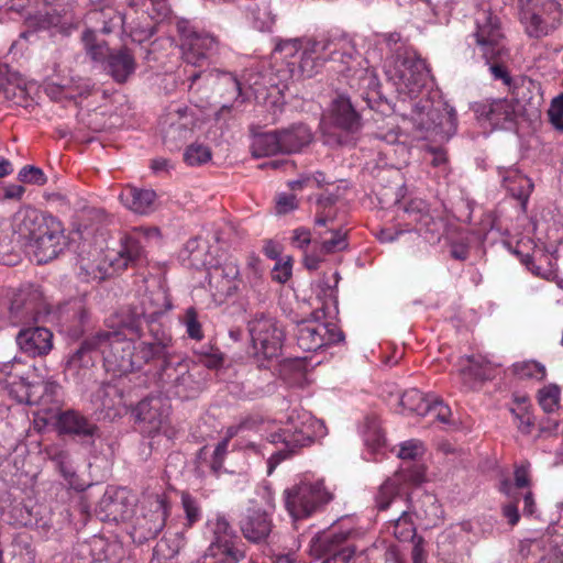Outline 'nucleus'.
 Wrapping results in <instances>:
<instances>
[{"label": "nucleus", "mask_w": 563, "mask_h": 563, "mask_svg": "<svg viewBox=\"0 0 563 563\" xmlns=\"http://www.w3.org/2000/svg\"><path fill=\"white\" fill-rule=\"evenodd\" d=\"M530 463L525 462L515 468V485L512 492L520 488H527L530 485Z\"/></svg>", "instance_id": "nucleus-64"}, {"label": "nucleus", "mask_w": 563, "mask_h": 563, "mask_svg": "<svg viewBox=\"0 0 563 563\" xmlns=\"http://www.w3.org/2000/svg\"><path fill=\"white\" fill-rule=\"evenodd\" d=\"M139 308L142 312H144V318L146 320V327L150 334L148 341H153L152 331L161 330L163 332H168L162 325V323L158 322V318L172 308L168 296L164 290L157 289L144 294L140 300Z\"/></svg>", "instance_id": "nucleus-18"}, {"label": "nucleus", "mask_w": 563, "mask_h": 563, "mask_svg": "<svg viewBox=\"0 0 563 563\" xmlns=\"http://www.w3.org/2000/svg\"><path fill=\"white\" fill-rule=\"evenodd\" d=\"M423 453V445L418 440H409L400 445L398 456L402 460H413Z\"/></svg>", "instance_id": "nucleus-62"}, {"label": "nucleus", "mask_w": 563, "mask_h": 563, "mask_svg": "<svg viewBox=\"0 0 563 563\" xmlns=\"http://www.w3.org/2000/svg\"><path fill=\"white\" fill-rule=\"evenodd\" d=\"M327 55L332 62H338L341 66L338 71L346 77L363 79L367 69L361 67L362 57L357 54L354 45L346 36H328L321 40H307L305 47L297 60H288L292 66L290 73L292 77L310 78L317 73L321 56Z\"/></svg>", "instance_id": "nucleus-4"}, {"label": "nucleus", "mask_w": 563, "mask_h": 563, "mask_svg": "<svg viewBox=\"0 0 563 563\" xmlns=\"http://www.w3.org/2000/svg\"><path fill=\"white\" fill-rule=\"evenodd\" d=\"M305 47V42L299 38H290L282 41L277 44L276 51L282 53L285 58H290L291 60H297L298 56L302 52Z\"/></svg>", "instance_id": "nucleus-60"}, {"label": "nucleus", "mask_w": 563, "mask_h": 563, "mask_svg": "<svg viewBox=\"0 0 563 563\" xmlns=\"http://www.w3.org/2000/svg\"><path fill=\"white\" fill-rule=\"evenodd\" d=\"M62 313L68 322L67 332L73 338H79L89 320V308L85 298H75L66 303Z\"/></svg>", "instance_id": "nucleus-35"}, {"label": "nucleus", "mask_w": 563, "mask_h": 563, "mask_svg": "<svg viewBox=\"0 0 563 563\" xmlns=\"http://www.w3.org/2000/svg\"><path fill=\"white\" fill-rule=\"evenodd\" d=\"M49 459L55 463L62 476L68 482L69 486L76 490H84L85 484L79 483L76 472L71 465L70 454L60 449L54 450Z\"/></svg>", "instance_id": "nucleus-45"}, {"label": "nucleus", "mask_w": 563, "mask_h": 563, "mask_svg": "<svg viewBox=\"0 0 563 563\" xmlns=\"http://www.w3.org/2000/svg\"><path fill=\"white\" fill-rule=\"evenodd\" d=\"M328 333V325L317 320H302L297 323L295 338L298 346L306 352H314L324 346L322 335Z\"/></svg>", "instance_id": "nucleus-28"}, {"label": "nucleus", "mask_w": 563, "mask_h": 563, "mask_svg": "<svg viewBox=\"0 0 563 563\" xmlns=\"http://www.w3.org/2000/svg\"><path fill=\"white\" fill-rule=\"evenodd\" d=\"M282 154L300 152L312 141V132L303 123H295L279 130Z\"/></svg>", "instance_id": "nucleus-34"}, {"label": "nucleus", "mask_w": 563, "mask_h": 563, "mask_svg": "<svg viewBox=\"0 0 563 563\" xmlns=\"http://www.w3.org/2000/svg\"><path fill=\"white\" fill-rule=\"evenodd\" d=\"M217 85L228 100H236L241 96V84L231 73H217Z\"/></svg>", "instance_id": "nucleus-52"}, {"label": "nucleus", "mask_w": 563, "mask_h": 563, "mask_svg": "<svg viewBox=\"0 0 563 563\" xmlns=\"http://www.w3.org/2000/svg\"><path fill=\"white\" fill-rule=\"evenodd\" d=\"M339 196L336 194H322L317 199V214L314 218L316 227H328L332 224L335 220L336 212L332 209V207L338 201Z\"/></svg>", "instance_id": "nucleus-48"}, {"label": "nucleus", "mask_w": 563, "mask_h": 563, "mask_svg": "<svg viewBox=\"0 0 563 563\" xmlns=\"http://www.w3.org/2000/svg\"><path fill=\"white\" fill-rule=\"evenodd\" d=\"M181 504L186 515V526L190 528L200 520L201 508L199 503L187 493L183 494Z\"/></svg>", "instance_id": "nucleus-57"}, {"label": "nucleus", "mask_w": 563, "mask_h": 563, "mask_svg": "<svg viewBox=\"0 0 563 563\" xmlns=\"http://www.w3.org/2000/svg\"><path fill=\"white\" fill-rule=\"evenodd\" d=\"M156 194L150 189L129 187L121 194L122 202L133 212L147 214L153 210Z\"/></svg>", "instance_id": "nucleus-39"}, {"label": "nucleus", "mask_w": 563, "mask_h": 563, "mask_svg": "<svg viewBox=\"0 0 563 563\" xmlns=\"http://www.w3.org/2000/svg\"><path fill=\"white\" fill-rule=\"evenodd\" d=\"M186 111V108H179L175 113H169L164 121L166 126L163 128V141L170 151L179 148L191 132L189 122L184 120Z\"/></svg>", "instance_id": "nucleus-29"}, {"label": "nucleus", "mask_w": 563, "mask_h": 563, "mask_svg": "<svg viewBox=\"0 0 563 563\" xmlns=\"http://www.w3.org/2000/svg\"><path fill=\"white\" fill-rule=\"evenodd\" d=\"M88 22L95 32L108 35L124 27V15L111 4H104L88 13Z\"/></svg>", "instance_id": "nucleus-31"}, {"label": "nucleus", "mask_w": 563, "mask_h": 563, "mask_svg": "<svg viewBox=\"0 0 563 563\" xmlns=\"http://www.w3.org/2000/svg\"><path fill=\"white\" fill-rule=\"evenodd\" d=\"M241 273L239 266L234 262H227L221 267H214L210 274V284L214 283L216 288L221 295L232 296L239 289L241 283Z\"/></svg>", "instance_id": "nucleus-36"}, {"label": "nucleus", "mask_w": 563, "mask_h": 563, "mask_svg": "<svg viewBox=\"0 0 563 563\" xmlns=\"http://www.w3.org/2000/svg\"><path fill=\"white\" fill-rule=\"evenodd\" d=\"M18 178L22 183L33 184L37 186H43L47 181V177L44 172L35 166L26 165L18 174Z\"/></svg>", "instance_id": "nucleus-59"}, {"label": "nucleus", "mask_w": 563, "mask_h": 563, "mask_svg": "<svg viewBox=\"0 0 563 563\" xmlns=\"http://www.w3.org/2000/svg\"><path fill=\"white\" fill-rule=\"evenodd\" d=\"M314 234L313 242L320 245V251L324 254L335 253L347 247L346 232L342 229L316 230Z\"/></svg>", "instance_id": "nucleus-42"}, {"label": "nucleus", "mask_w": 563, "mask_h": 563, "mask_svg": "<svg viewBox=\"0 0 563 563\" xmlns=\"http://www.w3.org/2000/svg\"><path fill=\"white\" fill-rule=\"evenodd\" d=\"M186 545L184 532H176L162 538L153 549L152 559L148 563H173L181 549Z\"/></svg>", "instance_id": "nucleus-38"}, {"label": "nucleus", "mask_w": 563, "mask_h": 563, "mask_svg": "<svg viewBox=\"0 0 563 563\" xmlns=\"http://www.w3.org/2000/svg\"><path fill=\"white\" fill-rule=\"evenodd\" d=\"M548 117L554 129L563 132V93L552 100Z\"/></svg>", "instance_id": "nucleus-61"}, {"label": "nucleus", "mask_w": 563, "mask_h": 563, "mask_svg": "<svg viewBox=\"0 0 563 563\" xmlns=\"http://www.w3.org/2000/svg\"><path fill=\"white\" fill-rule=\"evenodd\" d=\"M522 264L534 275L547 280H551L555 274L551 268H542L538 265L534 258L527 254L521 258Z\"/></svg>", "instance_id": "nucleus-63"}, {"label": "nucleus", "mask_w": 563, "mask_h": 563, "mask_svg": "<svg viewBox=\"0 0 563 563\" xmlns=\"http://www.w3.org/2000/svg\"><path fill=\"white\" fill-rule=\"evenodd\" d=\"M511 484L505 481L501 484V490L506 493L511 500L503 507V515L507 518L508 523L515 526L519 521V497L512 492Z\"/></svg>", "instance_id": "nucleus-53"}, {"label": "nucleus", "mask_w": 563, "mask_h": 563, "mask_svg": "<svg viewBox=\"0 0 563 563\" xmlns=\"http://www.w3.org/2000/svg\"><path fill=\"white\" fill-rule=\"evenodd\" d=\"M251 152L255 157L282 154L279 130L254 133Z\"/></svg>", "instance_id": "nucleus-41"}, {"label": "nucleus", "mask_w": 563, "mask_h": 563, "mask_svg": "<svg viewBox=\"0 0 563 563\" xmlns=\"http://www.w3.org/2000/svg\"><path fill=\"white\" fill-rule=\"evenodd\" d=\"M183 323L186 327V332L190 339L199 341L203 338L201 324L198 321L195 308L190 307L186 310Z\"/></svg>", "instance_id": "nucleus-58"}, {"label": "nucleus", "mask_w": 563, "mask_h": 563, "mask_svg": "<svg viewBox=\"0 0 563 563\" xmlns=\"http://www.w3.org/2000/svg\"><path fill=\"white\" fill-rule=\"evenodd\" d=\"M330 118L332 125L345 134V139L339 141L342 144L351 143L362 128L360 114L345 96H338L332 101Z\"/></svg>", "instance_id": "nucleus-14"}, {"label": "nucleus", "mask_w": 563, "mask_h": 563, "mask_svg": "<svg viewBox=\"0 0 563 563\" xmlns=\"http://www.w3.org/2000/svg\"><path fill=\"white\" fill-rule=\"evenodd\" d=\"M525 1L526 0H519L521 7L520 19L529 36L537 38L547 36L560 25L562 10L561 5L555 0H544L548 10L547 16L536 12Z\"/></svg>", "instance_id": "nucleus-10"}, {"label": "nucleus", "mask_w": 563, "mask_h": 563, "mask_svg": "<svg viewBox=\"0 0 563 563\" xmlns=\"http://www.w3.org/2000/svg\"><path fill=\"white\" fill-rule=\"evenodd\" d=\"M99 515L102 520L118 521L129 514V507L122 493L106 492L99 501Z\"/></svg>", "instance_id": "nucleus-40"}, {"label": "nucleus", "mask_w": 563, "mask_h": 563, "mask_svg": "<svg viewBox=\"0 0 563 563\" xmlns=\"http://www.w3.org/2000/svg\"><path fill=\"white\" fill-rule=\"evenodd\" d=\"M316 424H318V421L313 420L308 413H303L298 416L297 419L290 417L285 428L272 433L269 442L282 443L284 448L272 454L269 457L271 467L290 456L296 449L309 445L316 437Z\"/></svg>", "instance_id": "nucleus-5"}, {"label": "nucleus", "mask_w": 563, "mask_h": 563, "mask_svg": "<svg viewBox=\"0 0 563 563\" xmlns=\"http://www.w3.org/2000/svg\"><path fill=\"white\" fill-rule=\"evenodd\" d=\"M63 223L57 219H48V223L25 247L37 264L56 258L65 247Z\"/></svg>", "instance_id": "nucleus-9"}, {"label": "nucleus", "mask_w": 563, "mask_h": 563, "mask_svg": "<svg viewBox=\"0 0 563 563\" xmlns=\"http://www.w3.org/2000/svg\"><path fill=\"white\" fill-rule=\"evenodd\" d=\"M26 30L21 33V37L29 40L38 31L56 29L58 32L69 34L74 26L69 23L67 15H60L55 9L37 12L25 20Z\"/></svg>", "instance_id": "nucleus-22"}, {"label": "nucleus", "mask_w": 563, "mask_h": 563, "mask_svg": "<svg viewBox=\"0 0 563 563\" xmlns=\"http://www.w3.org/2000/svg\"><path fill=\"white\" fill-rule=\"evenodd\" d=\"M56 429L60 434L76 437L82 443L93 444L99 437L98 426L77 410L68 409L56 416Z\"/></svg>", "instance_id": "nucleus-13"}, {"label": "nucleus", "mask_w": 563, "mask_h": 563, "mask_svg": "<svg viewBox=\"0 0 563 563\" xmlns=\"http://www.w3.org/2000/svg\"><path fill=\"white\" fill-rule=\"evenodd\" d=\"M136 66L131 48L121 46L112 49L103 69L117 84H124L134 75Z\"/></svg>", "instance_id": "nucleus-23"}, {"label": "nucleus", "mask_w": 563, "mask_h": 563, "mask_svg": "<svg viewBox=\"0 0 563 563\" xmlns=\"http://www.w3.org/2000/svg\"><path fill=\"white\" fill-rule=\"evenodd\" d=\"M16 343L27 356H46L53 349V333L44 327L25 328L19 331Z\"/></svg>", "instance_id": "nucleus-19"}, {"label": "nucleus", "mask_w": 563, "mask_h": 563, "mask_svg": "<svg viewBox=\"0 0 563 563\" xmlns=\"http://www.w3.org/2000/svg\"><path fill=\"white\" fill-rule=\"evenodd\" d=\"M417 511H412L417 516H421L427 520L433 521L440 518L441 508L434 495L423 493L420 498L412 503Z\"/></svg>", "instance_id": "nucleus-50"}, {"label": "nucleus", "mask_w": 563, "mask_h": 563, "mask_svg": "<svg viewBox=\"0 0 563 563\" xmlns=\"http://www.w3.org/2000/svg\"><path fill=\"white\" fill-rule=\"evenodd\" d=\"M152 332L153 341H133L131 357H120V367L132 373L153 361H161V366L155 373L159 387L175 396L189 397L198 389L191 374V362L172 353L173 338L169 332Z\"/></svg>", "instance_id": "nucleus-2"}, {"label": "nucleus", "mask_w": 563, "mask_h": 563, "mask_svg": "<svg viewBox=\"0 0 563 563\" xmlns=\"http://www.w3.org/2000/svg\"><path fill=\"white\" fill-rule=\"evenodd\" d=\"M178 30L183 35L181 47L188 64L197 65L217 48V40L208 33L183 26L180 23Z\"/></svg>", "instance_id": "nucleus-15"}, {"label": "nucleus", "mask_w": 563, "mask_h": 563, "mask_svg": "<svg viewBox=\"0 0 563 563\" xmlns=\"http://www.w3.org/2000/svg\"><path fill=\"white\" fill-rule=\"evenodd\" d=\"M54 216L31 206L19 208L11 218V229L18 242L24 247L42 231Z\"/></svg>", "instance_id": "nucleus-11"}, {"label": "nucleus", "mask_w": 563, "mask_h": 563, "mask_svg": "<svg viewBox=\"0 0 563 563\" xmlns=\"http://www.w3.org/2000/svg\"><path fill=\"white\" fill-rule=\"evenodd\" d=\"M168 515V505L165 497L154 495L146 499L144 512L136 519L135 533L140 539L155 538L165 527Z\"/></svg>", "instance_id": "nucleus-12"}, {"label": "nucleus", "mask_w": 563, "mask_h": 563, "mask_svg": "<svg viewBox=\"0 0 563 563\" xmlns=\"http://www.w3.org/2000/svg\"><path fill=\"white\" fill-rule=\"evenodd\" d=\"M399 78L409 92H418L429 79L426 62L415 54H407L400 62Z\"/></svg>", "instance_id": "nucleus-25"}, {"label": "nucleus", "mask_w": 563, "mask_h": 563, "mask_svg": "<svg viewBox=\"0 0 563 563\" xmlns=\"http://www.w3.org/2000/svg\"><path fill=\"white\" fill-rule=\"evenodd\" d=\"M109 275L108 267H106V261L101 260L100 256L90 260L80 257L78 263V276L82 282H100Z\"/></svg>", "instance_id": "nucleus-46"}, {"label": "nucleus", "mask_w": 563, "mask_h": 563, "mask_svg": "<svg viewBox=\"0 0 563 563\" xmlns=\"http://www.w3.org/2000/svg\"><path fill=\"white\" fill-rule=\"evenodd\" d=\"M246 558V545L239 540L210 543L197 563H240Z\"/></svg>", "instance_id": "nucleus-26"}, {"label": "nucleus", "mask_w": 563, "mask_h": 563, "mask_svg": "<svg viewBox=\"0 0 563 563\" xmlns=\"http://www.w3.org/2000/svg\"><path fill=\"white\" fill-rule=\"evenodd\" d=\"M212 540L210 543H221L224 541L239 540V536L223 515H218L213 521H210Z\"/></svg>", "instance_id": "nucleus-51"}, {"label": "nucleus", "mask_w": 563, "mask_h": 563, "mask_svg": "<svg viewBox=\"0 0 563 563\" xmlns=\"http://www.w3.org/2000/svg\"><path fill=\"white\" fill-rule=\"evenodd\" d=\"M133 340L126 339L120 331H100L85 339L68 356L65 364V375L76 384L91 379L96 356L102 354L107 371L114 374H128L120 367V357H131Z\"/></svg>", "instance_id": "nucleus-3"}, {"label": "nucleus", "mask_w": 563, "mask_h": 563, "mask_svg": "<svg viewBox=\"0 0 563 563\" xmlns=\"http://www.w3.org/2000/svg\"><path fill=\"white\" fill-rule=\"evenodd\" d=\"M404 212L410 223H415V229L420 234L435 233L439 231V223L430 213L428 203L422 199H412L405 207Z\"/></svg>", "instance_id": "nucleus-33"}, {"label": "nucleus", "mask_w": 563, "mask_h": 563, "mask_svg": "<svg viewBox=\"0 0 563 563\" xmlns=\"http://www.w3.org/2000/svg\"><path fill=\"white\" fill-rule=\"evenodd\" d=\"M473 109L478 118H484L500 129H508L517 117L521 115L514 102L508 99L486 100L475 103Z\"/></svg>", "instance_id": "nucleus-16"}, {"label": "nucleus", "mask_w": 563, "mask_h": 563, "mask_svg": "<svg viewBox=\"0 0 563 563\" xmlns=\"http://www.w3.org/2000/svg\"><path fill=\"white\" fill-rule=\"evenodd\" d=\"M110 327H118L120 329L128 330L132 334L142 338L144 335V324L146 320L144 312H142L139 306H129L122 308L111 319H109Z\"/></svg>", "instance_id": "nucleus-37"}, {"label": "nucleus", "mask_w": 563, "mask_h": 563, "mask_svg": "<svg viewBox=\"0 0 563 563\" xmlns=\"http://www.w3.org/2000/svg\"><path fill=\"white\" fill-rule=\"evenodd\" d=\"M240 276V282L244 287L247 286L253 290H258L263 284V268L260 257L255 254H250L246 258L244 271Z\"/></svg>", "instance_id": "nucleus-49"}, {"label": "nucleus", "mask_w": 563, "mask_h": 563, "mask_svg": "<svg viewBox=\"0 0 563 563\" xmlns=\"http://www.w3.org/2000/svg\"><path fill=\"white\" fill-rule=\"evenodd\" d=\"M249 332L256 355L268 360L279 355L285 334L274 318L264 313L254 316L249 322Z\"/></svg>", "instance_id": "nucleus-8"}, {"label": "nucleus", "mask_w": 563, "mask_h": 563, "mask_svg": "<svg viewBox=\"0 0 563 563\" xmlns=\"http://www.w3.org/2000/svg\"><path fill=\"white\" fill-rule=\"evenodd\" d=\"M466 364H463L460 372L465 383L468 380H485L493 377L490 363L483 357L466 356Z\"/></svg>", "instance_id": "nucleus-44"}, {"label": "nucleus", "mask_w": 563, "mask_h": 563, "mask_svg": "<svg viewBox=\"0 0 563 563\" xmlns=\"http://www.w3.org/2000/svg\"><path fill=\"white\" fill-rule=\"evenodd\" d=\"M474 23L472 36L475 40V52L488 66L493 78L509 87L512 96L510 101L522 117H537L542 104L540 84L525 76H510V52L498 15L489 7L482 5L474 13Z\"/></svg>", "instance_id": "nucleus-1"}, {"label": "nucleus", "mask_w": 563, "mask_h": 563, "mask_svg": "<svg viewBox=\"0 0 563 563\" xmlns=\"http://www.w3.org/2000/svg\"><path fill=\"white\" fill-rule=\"evenodd\" d=\"M159 241L161 232L156 227H139L129 232L122 239L120 250L113 256H107L109 266L114 272L135 266L146 261L145 249L151 241Z\"/></svg>", "instance_id": "nucleus-7"}, {"label": "nucleus", "mask_w": 563, "mask_h": 563, "mask_svg": "<svg viewBox=\"0 0 563 563\" xmlns=\"http://www.w3.org/2000/svg\"><path fill=\"white\" fill-rule=\"evenodd\" d=\"M86 55L96 64L106 65L112 49L106 41H98L95 30L86 29L81 34Z\"/></svg>", "instance_id": "nucleus-43"}, {"label": "nucleus", "mask_w": 563, "mask_h": 563, "mask_svg": "<svg viewBox=\"0 0 563 563\" xmlns=\"http://www.w3.org/2000/svg\"><path fill=\"white\" fill-rule=\"evenodd\" d=\"M168 409L161 397H150L137 404L135 417L137 421L144 423V430L151 434L158 432L166 423Z\"/></svg>", "instance_id": "nucleus-21"}, {"label": "nucleus", "mask_w": 563, "mask_h": 563, "mask_svg": "<svg viewBox=\"0 0 563 563\" xmlns=\"http://www.w3.org/2000/svg\"><path fill=\"white\" fill-rule=\"evenodd\" d=\"M40 294L32 287L11 289L10 321L16 322L33 314L36 310Z\"/></svg>", "instance_id": "nucleus-30"}, {"label": "nucleus", "mask_w": 563, "mask_h": 563, "mask_svg": "<svg viewBox=\"0 0 563 563\" xmlns=\"http://www.w3.org/2000/svg\"><path fill=\"white\" fill-rule=\"evenodd\" d=\"M560 389L555 385H549L540 389L539 404L545 412H552L559 405Z\"/></svg>", "instance_id": "nucleus-56"}, {"label": "nucleus", "mask_w": 563, "mask_h": 563, "mask_svg": "<svg viewBox=\"0 0 563 563\" xmlns=\"http://www.w3.org/2000/svg\"><path fill=\"white\" fill-rule=\"evenodd\" d=\"M412 511H417L413 505L400 507L395 511V516L388 519L387 530L400 542L415 541L418 538L412 520Z\"/></svg>", "instance_id": "nucleus-32"}, {"label": "nucleus", "mask_w": 563, "mask_h": 563, "mask_svg": "<svg viewBox=\"0 0 563 563\" xmlns=\"http://www.w3.org/2000/svg\"><path fill=\"white\" fill-rule=\"evenodd\" d=\"M239 525L243 537L252 543L266 541L274 527L269 514L261 508L247 509Z\"/></svg>", "instance_id": "nucleus-20"}, {"label": "nucleus", "mask_w": 563, "mask_h": 563, "mask_svg": "<svg viewBox=\"0 0 563 563\" xmlns=\"http://www.w3.org/2000/svg\"><path fill=\"white\" fill-rule=\"evenodd\" d=\"M284 496L286 509L295 521L310 517L332 499L322 482H301L286 489Z\"/></svg>", "instance_id": "nucleus-6"}, {"label": "nucleus", "mask_w": 563, "mask_h": 563, "mask_svg": "<svg viewBox=\"0 0 563 563\" xmlns=\"http://www.w3.org/2000/svg\"><path fill=\"white\" fill-rule=\"evenodd\" d=\"M404 474H394L388 477L378 488L376 495V507L379 511H386L395 508L412 505L410 494L402 485Z\"/></svg>", "instance_id": "nucleus-17"}, {"label": "nucleus", "mask_w": 563, "mask_h": 563, "mask_svg": "<svg viewBox=\"0 0 563 563\" xmlns=\"http://www.w3.org/2000/svg\"><path fill=\"white\" fill-rule=\"evenodd\" d=\"M181 264L189 268L201 269L213 265V256L208 241L201 236L189 239L179 252Z\"/></svg>", "instance_id": "nucleus-27"}, {"label": "nucleus", "mask_w": 563, "mask_h": 563, "mask_svg": "<svg viewBox=\"0 0 563 563\" xmlns=\"http://www.w3.org/2000/svg\"><path fill=\"white\" fill-rule=\"evenodd\" d=\"M211 159V151L208 146L194 143L189 145L184 153V161L190 165H201Z\"/></svg>", "instance_id": "nucleus-54"}, {"label": "nucleus", "mask_w": 563, "mask_h": 563, "mask_svg": "<svg viewBox=\"0 0 563 563\" xmlns=\"http://www.w3.org/2000/svg\"><path fill=\"white\" fill-rule=\"evenodd\" d=\"M432 397H426L420 390L412 388L406 390L400 397V405L419 416H426L431 410Z\"/></svg>", "instance_id": "nucleus-47"}, {"label": "nucleus", "mask_w": 563, "mask_h": 563, "mask_svg": "<svg viewBox=\"0 0 563 563\" xmlns=\"http://www.w3.org/2000/svg\"><path fill=\"white\" fill-rule=\"evenodd\" d=\"M418 111L419 123L423 125L428 131H433L435 135H439L443 142H446L451 139V136L456 132V114L453 109H451L445 117V124L439 122L435 123V120L439 119V111L432 109L430 102L427 100L424 104L420 106V102L416 106Z\"/></svg>", "instance_id": "nucleus-24"}, {"label": "nucleus", "mask_w": 563, "mask_h": 563, "mask_svg": "<svg viewBox=\"0 0 563 563\" xmlns=\"http://www.w3.org/2000/svg\"><path fill=\"white\" fill-rule=\"evenodd\" d=\"M346 533H328L318 538V547L324 554L336 555L339 547L346 540Z\"/></svg>", "instance_id": "nucleus-55"}]
</instances>
